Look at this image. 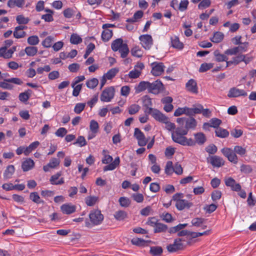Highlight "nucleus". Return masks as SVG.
<instances>
[{
    "mask_svg": "<svg viewBox=\"0 0 256 256\" xmlns=\"http://www.w3.org/2000/svg\"><path fill=\"white\" fill-rule=\"evenodd\" d=\"M188 134L186 130H180L177 132H172V140L182 146H194L196 145L195 140L192 138H187L185 136Z\"/></svg>",
    "mask_w": 256,
    "mask_h": 256,
    "instance_id": "obj_1",
    "label": "nucleus"
},
{
    "mask_svg": "<svg viewBox=\"0 0 256 256\" xmlns=\"http://www.w3.org/2000/svg\"><path fill=\"white\" fill-rule=\"evenodd\" d=\"M189 244H190V242H187L186 244H184V243L182 242V239L176 238L172 244L167 246L166 248L168 252H174L184 249L187 245Z\"/></svg>",
    "mask_w": 256,
    "mask_h": 256,
    "instance_id": "obj_2",
    "label": "nucleus"
},
{
    "mask_svg": "<svg viewBox=\"0 0 256 256\" xmlns=\"http://www.w3.org/2000/svg\"><path fill=\"white\" fill-rule=\"evenodd\" d=\"M9 83L21 85L23 82L20 78H17L4 79L3 82H0V87L5 90H11L13 89L14 86Z\"/></svg>",
    "mask_w": 256,
    "mask_h": 256,
    "instance_id": "obj_3",
    "label": "nucleus"
},
{
    "mask_svg": "<svg viewBox=\"0 0 256 256\" xmlns=\"http://www.w3.org/2000/svg\"><path fill=\"white\" fill-rule=\"evenodd\" d=\"M164 90V86L160 80H158L152 83L149 82V92L158 94L163 92Z\"/></svg>",
    "mask_w": 256,
    "mask_h": 256,
    "instance_id": "obj_4",
    "label": "nucleus"
},
{
    "mask_svg": "<svg viewBox=\"0 0 256 256\" xmlns=\"http://www.w3.org/2000/svg\"><path fill=\"white\" fill-rule=\"evenodd\" d=\"M89 218L91 223L96 226L100 224L104 220V216L100 210H92L89 214Z\"/></svg>",
    "mask_w": 256,
    "mask_h": 256,
    "instance_id": "obj_5",
    "label": "nucleus"
},
{
    "mask_svg": "<svg viewBox=\"0 0 256 256\" xmlns=\"http://www.w3.org/2000/svg\"><path fill=\"white\" fill-rule=\"evenodd\" d=\"M114 88L113 86L106 88L102 92L100 96V100L102 102H110L114 96Z\"/></svg>",
    "mask_w": 256,
    "mask_h": 256,
    "instance_id": "obj_6",
    "label": "nucleus"
},
{
    "mask_svg": "<svg viewBox=\"0 0 256 256\" xmlns=\"http://www.w3.org/2000/svg\"><path fill=\"white\" fill-rule=\"evenodd\" d=\"M197 125L196 120L193 117L186 118V122L184 127L178 126L177 127L174 132H177L178 130H186L188 133L190 129L194 130Z\"/></svg>",
    "mask_w": 256,
    "mask_h": 256,
    "instance_id": "obj_7",
    "label": "nucleus"
},
{
    "mask_svg": "<svg viewBox=\"0 0 256 256\" xmlns=\"http://www.w3.org/2000/svg\"><path fill=\"white\" fill-rule=\"evenodd\" d=\"M114 26V24H105L102 25V28L104 29L102 31L101 36L103 42H107L111 38L113 34L112 31L108 28Z\"/></svg>",
    "mask_w": 256,
    "mask_h": 256,
    "instance_id": "obj_8",
    "label": "nucleus"
},
{
    "mask_svg": "<svg viewBox=\"0 0 256 256\" xmlns=\"http://www.w3.org/2000/svg\"><path fill=\"white\" fill-rule=\"evenodd\" d=\"M142 46L146 50H150L153 44V39L150 34H142L139 36Z\"/></svg>",
    "mask_w": 256,
    "mask_h": 256,
    "instance_id": "obj_9",
    "label": "nucleus"
},
{
    "mask_svg": "<svg viewBox=\"0 0 256 256\" xmlns=\"http://www.w3.org/2000/svg\"><path fill=\"white\" fill-rule=\"evenodd\" d=\"M134 136L138 140L139 146H145L148 142V140L146 138L143 132L138 128L134 129Z\"/></svg>",
    "mask_w": 256,
    "mask_h": 256,
    "instance_id": "obj_10",
    "label": "nucleus"
},
{
    "mask_svg": "<svg viewBox=\"0 0 256 256\" xmlns=\"http://www.w3.org/2000/svg\"><path fill=\"white\" fill-rule=\"evenodd\" d=\"M247 92L244 90L238 89L236 87L232 88L228 92V96L230 98H238L240 96H246Z\"/></svg>",
    "mask_w": 256,
    "mask_h": 256,
    "instance_id": "obj_11",
    "label": "nucleus"
},
{
    "mask_svg": "<svg viewBox=\"0 0 256 256\" xmlns=\"http://www.w3.org/2000/svg\"><path fill=\"white\" fill-rule=\"evenodd\" d=\"M152 65V68L151 72L154 76H159L164 72L165 66L162 62H154Z\"/></svg>",
    "mask_w": 256,
    "mask_h": 256,
    "instance_id": "obj_12",
    "label": "nucleus"
},
{
    "mask_svg": "<svg viewBox=\"0 0 256 256\" xmlns=\"http://www.w3.org/2000/svg\"><path fill=\"white\" fill-rule=\"evenodd\" d=\"M225 184L230 187L233 191L238 192L241 190V186L240 184L236 183V180L232 178H228L225 180Z\"/></svg>",
    "mask_w": 256,
    "mask_h": 256,
    "instance_id": "obj_13",
    "label": "nucleus"
},
{
    "mask_svg": "<svg viewBox=\"0 0 256 256\" xmlns=\"http://www.w3.org/2000/svg\"><path fill=\"white\" fill-rule=\"evenodd\" d=\"M60 210L63 214H70L76 212V206L70 203H67L61 206Z\"/></svg>",
    "mask_w": 256,
    "mask_h": 256,
    "instance_id": "obj_14",
    "label": "nucleus"
},
{
    "mask_svg": "<svg viewBox=\"0 0 256 256\" xmlns=\"http://www.w3.org/2000/svg\"><path fill=\"white\" fill-rule=\"evenodd\" d=\"M244 60L243 54H240L238 56L233 57L231 60H227L226 57L225 56V62H226V67L230 66L232 65L236 66L239 64L240 62Z\"/></svg>",
    "mask_w": 256,
    "mask_h": 256,
    "instance_id": "obj_15",
    "label": "nucleus"
},
{
    "mask_svg": "<svg viewBox=\"0 0 256 256\" xmlns=\"http://www.w3.org/2000/svg\"><path fill=\"white\" fill-rule=\"evenodd\" d=\"M225 156L228 158L230 162L234 164H236L238 162L237 156L235 152L230 148L225 150Z\"/></svg>",
    "mask_w": 256,
    "mask_h": 256,
    "instance_id": "obj_16",
    "label": "nucleus"
},
{
    "mask_svg": "<svg viewBox=\"0 0 256 256\" xmlns=\"http://www.w3.org/2000/svg\"><path fill=\"white\" fill-rule=\"evenodd\" d=\"M222 159L217 156H210L207 158V162L214 167H220Z\"/></svg>",
    "mask_w": 256,
    "mask_h": 256,
    "instance_id": "obj_17",
    "label": "nucleus"
},
{
    "mask_svg": "<svg viewBox=\"0 0 256 256\" xmlns=\"http://www.w3.org/2000/svg\"><path fill=\"white\" fill-rule=\"evenodd\" d=\"M156 120L160 122H165L166 120L168 119V117L166 116L164 114L161 112L157 109H154L152 116Z\"/></svg>",
    "mask_w": 256,
    "mask_h": 256,
    "instance_id": "obj_18",
    "label": "nucleus"
},
{
    "mask_svg": "<svg viewBox=\"0 0 256 256\" xmlns=\"http://www.w3.org/2000/svg\"><path fill=\"white\" fill-rule=\"evenodd\" d=\"M60 160L56 158H52L50 162L43 166V170L45 172H48L50 168H54L60 164Z\"/></svg>",
    "mask_w": 256,
    "mask_h": 256,
    "instance_id": "obj_19",
    "label": "nucleus"
},
{
    "mask_svg": "<svg viewBox=\"0 0 256 256\" xmlns=\"http://www.w3.org/2000/svg\"><path fill=\"white\" fill-rule=\"evenodd\" d=\"M186 88L188 91L195 94L198 93L197 84L194 79L190 80L186 84Z\"/></svg>",
    "mask_w": 256,
    "mask_h": 256,
    "instance_id": "obj_20",
    "label": "nucleus"
},
{
    "mask_svg": "<svg viewBox=\"0 0 256 256\" xmlns=\"http://www.w3.org/2000/svg\"><path fill=\"white\" fill-rule=\"evenodd\" d=\"M192 205V202H188L185 200H178V202H176V206L179 210H182L186 208H190Z\"/></svg>",
    "mask_w": 256,
    "mask_h": 256,
    "instance_id": "obj_21",
    "label": "nucleus"
},
{
    "mask_svg": "<svg viewBox=\"0 0 256 256\" xmlns=\"http://www.w3.org/2000/svg\"><path fill=\"white\" fill-rule=\"evenodd\" d=\"M26 28L25 26H20L15 28L14 32V36L16 38H24L26 35V32L22 31L24 29Z\"/></svg>",
    "mask_w": 256,
    "mask_h": 256,
    "instance_id": "obj_22",
    "label": "nucleus"
},
{
    "mask_svg": "<svg viewBox=\"0 0 256 256\" xmlns=\"http://www.w3.org/2000/svg\"><path fill=\"white\" fill-rule=\"evenodd\" d=\"M194 136V137L196 144H197L199 145H202L206 140L205 134L202 132L196 133Z\"/></svg>",
    "mask_w": 256,
    "mask_h": 256,
    "instance_id": "obj_23",
    "label": "nucleus"
},
{
    "mask_svg": "<svg viewBox=\"0 0 256 256\" xmlns=\"http://www.w3.org/2000/svg\"><path fill=\"white\" fill-rule=\"evenodd\" d=\"M34 165V160L30 158H28L22 163V168L24 172H27L32 169Z\"/></svg>",
    "mask_w": 256,
    "mask_h": 256,
    "instance_id": "obj_24",
    "label": "nucleus"
},
{
    "mask_svg": "<svg viewBox=\"0 0 256 256\" xmlns=\"http://www.w3.org/2000/svg\"><path fill=\"white\" fill-rule=\"evenodd\" d=\"M120 163V159L118 156H117L115 158L114 161L109 164L104 166V172L108 171V170H114L119 164Z\"/></svg>",
    "mask_w": 256,
    "mask_h": 256,
    "instance_id": "obj_25",
    "label": "nucleus"
},
{
    "mask_svg": "<svg viewBox=\"0 0 256 256\" xmlns=\"http://www.w3.org/2000/svg\"><path fill=\"white\" fill-rule=\"evenodd\" d=\"M172 46L178 50H182L184 48L183 44L180 41L179 38L177 36H174L171 38Z\"/></svg>",
    "mask_w": 256,
    "mask_h": 256,
    "instance_id": "obj_26",
    "label": "nucleus"
},
{
    "mask_svg": "<svg viewBox=\"0 0 256 256\" xmlns=\"http://www.w3.org/2000/svg\"><path fill=\"white\" fill-rule=\"evenodd\" d=\"M15 168L14 165H8L4 173V179L7 180L12 178L14 174Z\"/></svg>",
    "mask_w": 256,
    "mask_h": 256,
    "instance_id": "obj_27",
    "label": "nucleus"
},
{
    "mask_svg": "<svg viewBox=\"0 0 256 256\" xmlns=\"http://www.w3.org/2000/svg\"><path fill=\"white\" fill-rule=\"evenodd\" d=\"M32 92V90L28 89L24 92L20 93L18 96L19 100L22 102L26 103L30 98Z\"/></svg>",
    "mask_w": 256,
    "mask_h": 256,
    "instance_id": "obj_28",
    "label": "nucleus"
},
{
    "mask_svg": "<svg viewBox=\"0 0 256 256\" xmlns=\"http://www.w3.org/2000/svg\"><path fill=\"white\" fill-rule=\"evenodd\" d=\"M123 44V40L122 38H117L112 42L111 44L112 49L113 51L116 52L120 48Z\"/></svg>",
    "mask_w": 256,
    "mask_h": 256,
    "instance_id": "obj_29",
    "label": "nucleus"
},
{
    "mask_svg": "<svg viewBox=\"0 0 256 256\" xmlns=\"http://www.w3.org/2000/svg\"><path fill=\"white\" fill-rule=\"evenodd\" d=\"M136 92H140L145 90L146 89L149 90V82L146 81L140 82L136 87Z\"/></svg>",
    "mask_w": 256,
    "mask_h": 256,
    "instance_id": "obj_30",
    "label": "nucleus"
},
{
    "mask_svg": "<svg viewBox=\"0 0 256 256\" xmlns=\"http://www.w3.org/2000/svg\"><path fill=\"white\" fill-rule=\"evenodd\" d=\"M24 4V0H9L8 2V6L10 8H14L16 6L21 8Z\"/></svg>",
    "mask_w": 256,
    "mask_h": 256,
    "instance_id": "obj_31",
    "label": "nucleus"
},
{
    "mask_svg": "<svg viewBox=\"0 0 256 256\" xmlns=\"http://www.w3.org/2000/svg\"><path fill=\"white\" fill-rule=\"evenodd\" d=\"M163 250L161 246H154L150 248V253L154 256H160L162 253Z\"/></svg>",
    "mask_w": 256,
    "mask_h": 256,
    "instance_id": "obj_32",
    "label": "nucleus"
},
{
    "mask_svg": "<svg viewBox=\"0 0 256 256\" xmlns=\"http://www.w3.org/2000/svg\"><path fill=\"white\" fill-rule=\"evenodd\" d=\"M128 216L126 212L124 210H118L114 214V218L119 221L123 220L126 218Z\"/></svg>",
    "mask_w": 256,
    "mask_h": 256,
    "instance_id": "obj_33",
    "label": "nucleus"
},
{
    "mask_svg": "<svg viewBox=\"0 0 256 256\" xmlns=\"http://www.w3.org/2000/svg\"><path fill=\"white\" fill-rule=\"evenodd\" d=\"M224 38V35L222 32H216L214 33L213 37L210 38V40L213 42L218 43L223 40Z\"/></svg>",
    "mask_w": 256,
    "mask_h": 256,
    "instance_id": "obj_34",
    "label": "nucleus"
},
{
    "mask_svg": "<svg viewBox=\"0 0 256 256\" xmlns=\"http://www.w3.org/2000/svg\"><path fill=\"white\" fill-rule=\"evenodd\" d=\"M38 48L36 46H29L25 48L24 52L26 54L30 56H35L38 52Z\"/></svg>",
    "mask_w": 256,
    "mask_h": 256,
    "instance_id": "obj_35",
    "label": "nucleus"
},
{
    "mask_svg": "<svg viewBox=\"0 0 256 256\" xmlns=\"http://www.w3.org/2000/svg\"><path fill=\"white\" fill-rule=\"evenodd\" d=\"M30 198L36 204H44V201L40 200V198L37 192H31L30 194Z\"/></svg>",
    "mask_w": 256,
    "mask_h": 256,
    "instance_id": "obj_36",
    "label": "nucleus"
},
{
    "mask_svg": "<svg viewBox=\"0 0 256 256\" xmlns=\"http://www.w3.org/2000/svg\"><path fill=\"white\" fill-rule=\"evenodd\" d=\"M118 50L120 53V56L122 58H126L129 52V48L128 44H124Z\"/></svg>",
    "mask_w": 256,
    "mask_h": 256,
    "instance_id": "obj_37",
    "label": "nucleus"
},
{
    "mask_svg": "<svg viewBox=\"0 0 256 256\" xmlns=\"http://www.w3.org/2000/svg\"><path fill=\"white\" fill-rule=\"evenodd\" d=\"M168 228V226L166 224L158 222L156 224L154 232L155 233L165 232L166 231Z\"/></svg>",
    "mask_w": 256,
    "mask_h": 256,
    "instance_id": "obj_38",
    "label": "nucleus"
},
{
    "mask_svg": "<svg viewBox=\"0 0 256 256\" xmlns=\"http://www.w3.org/2000/svg\"><path fill=\"white\" fill-rule=\"evenodd\" d=\"M118 71V68H112L104 76H105L106 78L107 79L111 80L115 76Z\"/></svg>",
    "mask_w": 256,
    "mask_h": 256,
    "instance_id": "obj_39",
    "label": "nucleus"
},
{
    "mask_svg": "<svg viewBox=\"0 0 256 256\" xmlns=\"http://www.w3.org/2000/svg\"><path fill=\"white\" fill-rule=\"evenodd\" d=\"M70 42L74 44H78L82 42V38L77 34H72L70 38Z\"/></svg>",
    "mask_w": 256,
    "mask_h": 256,
    "instance_id": "obj_40",
    "label": "nucleus"
},
{
    "mask_svg": "<svg viewBox=\"0 0 256 256\" xmlns=\"http://www.w3.org/2000/svg\"><path fill=\"white\" fill-rule=\"evenodd\" d=\"M54 40V37L50 36L46 37L42 42V45L44 48H50L52 46V42Z\"/></svg>",
    "mask_w": 256,
    "mask_h": 256,
    "instance_id": "obj_41",
    "label": "nucleus"
},
{
    "mask_svg": "<svg viewBox=\"0 0 256 256\" xmlns=\"http://www.w3.org/2000/svg\"><path fill=\"white\" fill-rule=\"evenodd\" d=\"M98 80L96 78H92L86 82V85L88 88L94 89L98 86Z\"/></svg>",
    "mask_w": 256,
    "mask_h": 256,
    "instance_id": "obj_42",
    "label": "nucleus"
},
{
    "mask_svg": "<svg viewBox=\"0 0 256 256\" xmlns=\"http://www.w3.org/2000/svg\"><path fill=\"white\" fill-rule=\"evenodd\" d=\"M128 109V114L132 115L136 114L140 109V106L136 104H132Z\"/></svg>",
    "mask_w": 256,
    "mask_h": 256,
    "instance_id": "obj_43",
    "label": "nucleus"
},
{
    "mask_svg": "<svg viewBox=\"0 0 256 256\" xmlns=\"http://www.w3.org/2000/svg\"><path fill=\"white\" fill-rule=\"evenodd\" d=\"M98 198L95 196H89L86 198L85 202L88 206H93L98 201Z\"/></svg>",
    "mask_w": 256,
    "mask_h": 256,
    "instance_id": "obj_44",
    "label": "nucleus"
},
{
    "mask_svg": "<svg viewBox=\"0 0 256 256\" xmlns=\"http://www.w3.org/2000/svg\"><path fill=\"white\" fill-rule=\"evenodd\" d=\"M164 172L167 175H171L174 172V166L172 161H168L166 162Z\"/></svg>",
    "mask_w": 256,
    "mask_h": 256,
    "instance_id": "obj_45",
    "label": "nucleus"
},
{
    "mask_svg": "<svg viewBox=\"0 0 256 256\" xmlns=\"http://www.w3.org/2000/svg\"><path fill=\"white\" fill-rule=\"evenodd\" d=\"M27 42L30 46H36L39 43L40 40L37 36H32L28 38Z\"/></svg>",
    "mask_w": 256,
    "mask_h": 256,
    "instance_id": "obj_46",
    "label": "nucleus"
},
{
    "mask_svg": "<svg viewBox=\"0 0 256 256\" xmlns=\"http://www.w3.org/2000/svg\"><path fill=\"white\" fill-rule=\"evenodd\" d=\"M234 152L242 156H243L246 154V149L242 146H236L234 147Z\"/></svg>",
    "mask_w": 256,
    "mask_h": 256,
    "instance_id": "obj_47",
    "label": "nucleus"
},
{
    "mask_svg": "<svg viewBox=\"0 0 256 256\" xmlns=\"http://www.w3.org/2000/svg\"><path fill=\"white\" fill-rule=\"evenodd\" d=\"M214 66V64L212 63H203L200 65L199 68V72H204L207 70L212 68Z\"/></svg>",
    "mask_w": 256,
    "mask_h": 256,
    "instance_id": "obj_48",
    "label": "nucleus"
},
{
    "mask_svg": "<svg viewBox=\"0 0 256 256\" xmlns=\"http://www.w3.org/2000/svg\"><path fill=\"white\" fill-rule=\"evenodd\" d=\"M118 202L120 205L122 207H128L130 204V200L126 197H120Z\"/></svg>",
    "mask_w": 256,
    "mask_h": 256,
    "instance_id": "obj_49",
    "label": "nucleus"
},
{
    "mask_svg": "<svg viewBox=\"0 0 256 256\" xmlns=\"http://www.w3.org/2000/svg\"><path fill=\"white\" fill-rule=\"evenodd\" d=\"M131 54L133 56L140 58L142 56V52L141 49L138 46L134 47L131 50Z\"/></svg>",
    "mask_w": 256,
    "mask_h": 256,
    "instance_id": "obj_50",
    "label": "nucleus"
},
{
    "mask_svg": "<svg viewBox=\"0 0 256 256\" xmlns=\"http://www.w3.org/2000/svg\"><path fill=\"white\" fill-rule=\"evenodd\" d=\"M132 244L137 246H144L146 243V240L141 238H134L131 240Z\"/></svg>",
    "mask_w": 256,
    "mask_h": 256,
    "instance_id": "obj_51",
    "label": "nucleus"
},
{
    "mask_svg": "<svg viewBox=\"0 0 256 256\" xmlns=\"http://www.w3.org/2000/svg\"><path fill=\"white\" fill-rule=\"evenodd\" d=\"M204 220L203 218H193L191 222L192 226L199 227L204 222Z\"/></svg>",
    "mask_w": 256,
    "mask_h": 256,
    "instance_id": "obj_52",
    "label": "nucleus"
},
{
    "mask_svg": "<svg viewBox=\"0 0 256 256\" xmlns=\"http://www.w3.org/2000/svg\"><path fill=\"white\" fill-rule=\"evenodd\" d=\"M86 106L85 103H78L76 104L74 108V112L77 114H80Z\"/></svg>",
    "mask_w": 256,
    "mask_h": 256,
    "instance_id": "obj_53",
    "label": "nucleus"
},
{
    "mask_svg": "<svg viewBox=\"0 0 256 256\" xmlns=\"http://www.w3.org/2000/svg\"><path fill=\"white\" fill-rule=\"evenodd\" d=\"M214 54L216 62H222L224 61V54H221L219 50H216L214 52Z\"/></svg>",
    "mask_w": 256,
    "mask_h": 256,
    "instance_id": "obj_54",
    "label": "nucleus"
},
{
    "mask_svg": "<svg viewBox=\"0 0 256 256\" xmlns=\"http://www.w3.org/2000/svg\"><path fill=\"white\" fill-rule=\"evenodd\" d=\"M212 128H217L222 123V120L217 118H212L209 121Z\"/></svg>",
    "mask_w": 256,
    "mask_h": 256,
    "instance_id": "obj_55",
    "label": "nucleus"
},
{
    "mask_svg": "<svg viewBox=\"0 0 256 256\" xmlns=\"http://www.w3.org/2000/svg\"><path fill=\"white\" fill-rule=\"evenodd\" d=\"M90 128L93 133H96L98 128V124L94 120H92L90 122Z\"/></svg>",
    "mask_w": 256,
    "mask_h": 256,
    "instance_id": "obj_56",
    "label": "nucleus"
},
{
    "mask_svg": "<svg viewBox=\"0 0 256 256\" xmlns=\"http://www.w3.org/2000/svg\"><path fill=\"white\" fill-rule=\"evenodd\" d=\"M17 22L20 24H26L29 22L28 18H24L22 15H18L16 18Z\"/></svg>",
    "mask_w": 256,
    "mask_h": 256,
    "instance_id": "obj_57",
    "label": "nucleus"
},
{
    "mask_svg": "<svg viewBox=\"0 0 256 256\" xmlns=\"http://www.w3.org/2000/svg\"><path fill=\"white\" fill-rule=\"evenodd\" d=\"M205 150L208 154H214L216 152L217 148L214 144H211L207 146Z\"/></svg>",
    "mask_w": 256,
    "mask_h": 256,
    "instance_id": "obj_58",
    "label": "nucleus"
},
{
    "mask_svg": "<svg viewBox=\"0 0 256 256\" xmlns=\"http://www.w3.org/2000/svg\"><path fill=\"white\" fill-rule=\"evenodd\" d=\"M142 103L144 107L151 106H152V99L148 96H145L142 98Z\"/></svg>",
    "mask_w": 256,
    "mask_h": 256,
    "instance_id": "obj_59",
    "label": "nucleus"
},
{
    "mask_svg": "<svg viewBox=\"0 0 256 256\" xmlns=\"http://www.w3.org/2000/svg\"><path fill=\"white\" fill-rule=\"evenodd\" d=\"M160 217L166 222H170L174 220L171 214L168 212L162 213Z\"/></svg>",
    "mask_w": 256,
    "mask_h": 256,
    "instance_id": "obj_60",
    "label": "nucleus"
},
{
    "mask_svg": "<svg viewBox=\"0 0 256 256\" xmlns=\"http://www.w3.org/2000/svg\"><path fill=\"white\" fill-rule=\"evenodd\" d=\"M243 134V131L240 129L234 128L230 132L231 135L236 138H240Z\"/></svg>",
    "mask_w": 256,
    "mask_h": 256,
    "instance_id": "obj_61",
    "label": "nucleus"
},
{
    "mask_svg": "<svg viewBox=\"0 0 256 256\" xmlns=\"http://www.w3.org/2000/svg\"><path fill=\"white\" fill-rule=\"evenodd\" d=\"M188 4V0H182L178 8L181 12L184 11L187 9Z\"/></svg>",
    "mask_w": 256,
    "mask_h": 256,
    "instance_id": "obj_62",
    "label": "nucleus"
},
{
    "mask_svg": "<svg viewBox=\"0 0 256 256\" xmlns=\"http://www.w3.org/2000/svg\"><path fill=\"white\" fill-rule=\"evenodd\" d=\"M217 208L216 204H212L210 205H206L204 207V210L207 213L211 214L214 212Z\"/></svg>",
    "mask_w": 256,
    "mask_h": 256,
    "instance_id": "obj_63",
    "label": "nucleus"
},
{
    "mask_svg": "<svg viewBox=\"0 0 256 256\" xmlns=\"http://www.w3.org/2000/svg\"><path fill=\"white\" fill-rule=\"evenodd\" d=\"M211 196L212 200L216 202L220 198L222 192L220 191L216 190L212 193Z\"/></svg>",
    "mask_w": 256,
    "mask_h": 256,
    "instance_id": "obj_64",
    "label": "nucleus"
}]
</instances>
